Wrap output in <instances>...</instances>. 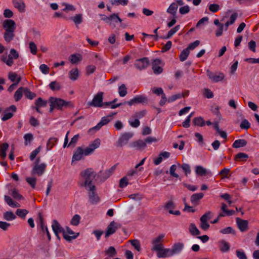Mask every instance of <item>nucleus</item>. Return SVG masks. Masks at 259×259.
<instances>
[{
    "instance_id": "nucleus-17",
    "label": "nucleus",
    "mask_w": 259,
    "mask_h": 259,
    "mask_svg": "<svg viewBox=\"0 0 259 259\" xmlns=\"http://www.w3.org/2000/svg\"><path fill=\"white\" fill-rule=\"evenodd\" d=\"M238 227L241 232H245L248 229V222L239 218L236 219Z\"/></svg>"
},
{
    "instance_id": "nucleus-2",
    "label": "nucleus",
    "mask_w": 259,
    "mask_h": 259,
    "mask_svg": "<svg viewBox=\"0 0 259 259\" xmlns=\"http://www.w3.org/2000/svg\"><path fill=\"white\" fill-rule=\"evenodd\" d=\"M81 180L82 182L80 184L81 186L85 187L87 190H93L96 188L93 182L96 173L92 168H87L80 172Z\"/></svg>"
},
{
    "instance_id": "nucleus-8",
    "label": "nucleus",
    "mask_w": 259,
    "mask_h": 259,
    "mask_svg": "<svg viewBox=\"0 0 259 259\" xmlns=\"http://www.w3.org/2000/svg\"><path fill=\"white\" fill-rule=\"evenodd\" d=\"M148 99L147 97L144 95H138L131 99L129 101L124 102V104H127L130 106L135 104L141 103L143 104H146L148 103Z\"/></svg>"
},
{
    "instance_id": "nucleus-44",
    "label": "nucleus",
    "mask_w": 259,
    "mask_h": 259,
    "mask_svg": "<svg viewBox=\"0 0 259 259\" xmlns=\"http://www.w3.org/2000/svg\"><path fill=\"white\" fill-rule=\"evenodd\" d=\"M24 94L25 96L30 99H33L35 97H36V94L34 93L31 92L28 88H24Z\"/></svg>"
},
{
    "instance_id": "nucleus-9",
    "label": "nucleus",
    "mask_w": 259,
    "mask_h": 259,
    "mask_svg": "<svg viewBox=\"0 0 259 259\" xmlns=\"http://www.w3.org/2000/svg\"><path fill=\"white\" fill-rule=\"evenodd\" d=\"M46 165L44 163H35L31 170L32 175L41 176L45 171Z\"/></svg>"
},
{
    "instance_id": "nucleus-11",
    "label": "nucleus",
    "mask_w": 259,
    "mask_h": 259,
    "mask_svg": "<svg viewBox=\"0 0 259 259\" xmlns=\"http://www.w3.org/2000/svg\"><path fill=\"white\" fill-rule=\"evenodd\" d=\"M149 60L148 58L144 57L143 58L137 59L135 61L134 65L135 67L139 70H142L146 69L149 65Z\"/></svg>"
},
{
    "instance_id": "nucleus-51",
    "label": "nucleus",
    "mask_w": 259,
    "mask_h": 259,
    "mask_svg": "<svg viewBox=\"0 0 259 259\" xmlns=\"http://www.w3.org/2000/svg\"><path fill=\"white\" fill-rule=\"evenodd\" d=\"M26 182L30 185L32 188H35L36 179L34 177H27L26 178Z\"/></svg>"
},
{
    "instance_id": "nucleus-47",
    "label": "nucleus",
    "mask_w": 259,
    "mask_h": 259,
    "mask_svg": "<svg viewBox=\"0 0 259 259\" xmlns=\"http://www.w3.org/2000/svg\"><path fill=\"white\" fill-rule=\"evenodd\" d=\"M49 87L52 91H59L61 89L60 83L56 81H52L49 84Z\"/></svg>"
},
{
    "instance_id": "nucleus-42",
    "label": "nucleus",
    "mask_w": 259,
    "mask_h": 259,
    "mask_svg": "<svg viewBox=\"0 0 259 259\" xmlns=\"http://www.w3.org/2000/svg\"><path fill=\"white\" fill-rule=\"evenodd\" d=\"M180 25H178L176 26L174 28L171 29L167 33V34L166 36L164 37L165 39H168L170 38L175 33H176L180 29Z\"/></svg>"
},
{
    "instance_id": "nucleus-13",
    "label": "nucleus",
    "mask_w": 259,
    "mask_h": 259,
    "mask_svg": "<svg viewBox=\"0 0 259 259\" xmlns=\"http://www.w3.org/2000/svg\"><path fill=\"white\" fill-rule=\"evenodd\" d=\"M130 147L134 148L138 151H143L147 147L146 142L142 140H138L137 141L132 142L130 144Z\"/></svg>"
},
{
    "instance_id": "nucleus-57",
    "label": "nucleus",
    "mask_w": 259,
    "mask_h": 259,
    "mask_svg": "<svg viewBox=\"0 0 259 259\" xmlns=\"http://www.w3.org/2000/svg\"><path fill=\"white\" fill-rule=\"evenodd\" d=\"M208 9L212 13H216L220 9V6L216 4H210L208 6Z\"/></svg>"
},
{
    "instance_id": "nucleus-49",
    "label": "nucleus",
    "mask_w": 259,
    "mask_h": 259,
    "mask_svg": "<svg viewBox=\"0 0 259 259\" xmlns=\"http://www.w3.org/2000/svg\"><path fill=\"white\" fill-rule=\"evenodd\" d=\"M80 217L78 214L74 215L70 221V224L75 226H77L79 224Z\"/></svg>"
},
{
    "instance_id": "nucleus-14",
    "label": "nucleus",
    "mask_w": 259,
    "mask_h": 259,
    "mask_svg": "<svg viewBox=\"0 0 259 259\" xmlns=\"http://www.w3.org/2000/svg\"><path fill=\"white\" fill-rule=\"evenodd\" d=\"M133 135L132 133H125L122 134L118 140L117 146L121 147L127 144L130 139L132 138Z\"/></svg>"
},
{
    "instance_id": "nucleus-27",
    "label": "nucleus",
    "mask_w": 259,
    "mask_h": 259,
    "mask_svg": "<svg viewBox=\"0 0 259 259\" xmlns=\"http://www.w3.org/2000/svg\"><path fill=\"white\" fill-rule=\"evenodd\" d=\"M196 173L201 176L205 175L212 176L211 171L207 170L206 169L203 168L201 166H197L195 170Z\"/></svg>"
},
{
    "instance_id": "nucleus-25",
    "label": "nucleus",
    "mask_w": 259,
    "mask_h": 259,
    "mask_svg": "<svg viewBox=\"0 0 259 259\" xmlns=\"http://www.w3.org/2000/svg\"><path fill=\"white\" fill-rule=\"evenodd\" d=\"M122 19H121L116 14H113L110 16V24L109 25L113 28L116 27L115 23L119 22L121 23Z\"/></svg>"
},
{
    "instance_id": "nucleus-6",
    "label": "nucleus",
    "mask_w": 259,
    "mask_h": 259,
    "mask_svg": "<svg viewBox=\"0 0 259 259\" xmlns=\"http://www.w3.org/2000/svg\"><path fill=\"white\" fill-rule=\"evenodd\" d=\"M103 100V93L99 92L93 98L91 102L88 103V105L90 106L95 107H102Z\"/></svg>"
},
{
    "instance_id": "nucleus-33",
    "label": "nucleus",
    "mask_w": 259,
    "mask_h": 259,
    "mask_svg": "<svg viewBox=\"0 0 259 259\" xmlns=\"http://www.w3.org/2000/svg\"><path fill=\"white\" fill-rule=\"evenodd\" d=\"M247 141L244 139H239L234 141L233 144V147L235 148H239L243 147L247 145Z\"/></svg>"
},
{
    "instance_id": "nucleus-64",
    "label": "nucleus",
    "mask_w": 259,
    "mask_h": 259,
    "mask_svg": "<svg viewBox=\"0 0 259 259\" xmlns=\"http://www.w3.org/2000/svg\"><path fill=\"white\" fill-rule=\"evenodd\" d=\"M29 46L31 53L33 55H35L37 51L36 45L34 42L31 41L29 42Z\"/></svg>"
},
{
    "instance_id": "nucleus-1",
    "label": "nucleus",
    "mask_w": 259,
    "mask_h": 259,
    "mask_svg": "<svg viewBox=\"0 0 259 259\" xmlns=\"http://www.w3.org/2000/svg\"><path fill=\"white\" fill-rule=\"evenodd\" d=\"M101 144L100 139H96L93 141L88 147L84 149L82 147H78L74 152L72 157V161H79L82 159L83 156H87L92 153L95 149L98 148Z\"/></svg>"
},
{
    "instance_id": "nucleus-54",
    "label": "nucleus",
    "mask_w": 259,
    "mask_h": 259,
    "mask_svg": "<svg viewBox=\"0 0 259 259\" xmlns=\"http://www.w3.org/2000/svg\"><path fill=\"white\" fill-rule=\"evenodd\" d=\"M2 61L6 63V64L9 66H11L14 63L11 55H9L8 56V58H7L6 57H3L2 59Z\"/></svg>"
},
{
    "instance_id": "nucleus-53",
    "label": "nucleus",
    "mask_w": 259,
    "mask_h": 259,
    "mask_svg": "<svg viewBox=\"0 0 259 259\" xmlns=\"http://www.w3.org/2000/svg\"><path fill=\"white\" fill-rule=\"evenodd\" d=\"M110 2L112 5H121L123 6H126L128 3V0H111Z\"/></svg>"
},
{
    "instance_id": "nucleus-48",
    "label": "nucleus",
    "mask_w": 259,
    "mask_h": 259,
    "mask_svg": "<svg viewBox=\"0 0 259 259\" xmlns=\"http://www.w3.org/2000/svg\"><path fill=\"white\" fill-rule=\"evenodd\" d=\"M118 93L120 97H123L127 94V89L125 84H122L119 87Z\"/></svg>"
},
{
    "instance_id": "nucleus-40",
    "label": "nucleus",
    "mask_w": 259,
    "mask_h": 259,
    "mask_svg": "<svg viewBox=\"0 0 259 259\" xmlns=\"http://www.w3.org/2000/svg\"><path fill=\"white\" fill-rule=\"evenodd\" d=\"M193 123L195 125L199 126H203L205 124V122L201 117H195L193 120Z\"/></svg>"
},
{
    "instance_id": "nucleus-34",
    "label": "nucleus",
    "mask_w": 259,
    "mask_h": 259,
    "mask_svg": "<svg viewBox=\"0 0 259 259\" xmlns=\"http://www.w3.org/2000/svg\"><path fill=\"white\" fill-rule=\"evenodd\" d=\"M24 87L19 88L15 93L14 98L15 101L18 102L21 99L24 94Z\"/></svg>"
},
{
    "instance_id": "nucleus-60",
    "label": "nucleus",
    "mask_w": 259,
    "mask_h": 259,
    "mask_svg": "<svg viewBox=\"0 0 259 259\" xmlns=\"http://www.w3.org/2000/svg\"><path fill=\"white\" fill-rule=\"evenodd\" d=\"M57 139L56 138H51L47 143V148L51 149L56 143Z\"/></svg>"
},
{
    "instance_id": "nucleus-21",
    "label": "nucleus",
    "mask_w": 259,
    "mask_h": 259,
    "mask_svg": "<svg viewBox=\"0 0 259 259\" xmlns=\"http://www.w3.org/2000/svg\"><path fill=\"white\" fill-rule=\"evenodd\" d=\"M116 165L112 166L110 169L105 171H100L99 176L102 178V181H104L108 179L113 173L116 168Z\"/></svg>"
},
{
    "instance_id": "nucleus-61",
    "label": "nucleus",
    "mask_w": 259,
    "mask_h": 259,
    "mask_svg": "<svg viewBox=\"0 0 259 259\" xmlns=\"http://www.w3.org/2000/svg\"><path fill=\"white\" fill-rule=\"evenodd\" d=\"M128 184V180L126 177H124L120 180L119 186L123 188L125 187Z\"/></svg>"
},
{
    "instance_id": "nucleus-38",
    "label": "nucleus",
    "mask_w": 259,
    "mask_h": 259,
    "mask_svg": "<svg viewBox=\"0 0 259 259\" xmlns=\"http://www.w3.org/2000/svg\"><path fill=\"white\" fill-rule=\"evenodd\" d=\"M9 144L7 143L2 144L0 146V156L4 159L6 156V151L8 149Z\"/></svg>"
},
{
    "instance_id": "nucleus-63",
    "label": "nucleus",
    "mask_w": 259,
    "mask_h": 259,
    "mask_svg": "<svg viewBox=\"0 0 259 259\" xmlns=\"http://www.w3.org/2000/svg\"><path fill=\"white\" fill-rule=\"evenodd\" d=\"M200 44V41L198 40H196L190 44L187 49L190 51V50H193L197 47Z\"/></svg>"
},
{
    "instance_id": "nucleus-31",
    "label": "nucleus",
    "mask_w": 259,
    "mask_h": 259,
    "mask_svg": "<svg viewBox=\"0 0 259 259\" xmlns=\"http://www.w3.org/2000/svg\"><path fill=\"white\" fill-rule=\"evenodd\" d=\"M69 78L72 80H76L79 76V71L77 68L72 69L68 73Z\"/></svg>"
},
{
    "instance_id": "nucleus-26",
    "label": "nucleus",
    "mask_w": 259,
    "mask_h": 259,
    "mask_svg": "<svg viewBox=\"0 0 259 259\" xmlns=\"http://www.w3.org/2000/svg\"><path fill=\"white\" fill-rule=\"evenodd\" d=\"M204 194L202 193H195L191 196V202L195 205H198L199 201L203 197Z\"/></svg>"
},
{
    "instance_id": "nucleus-4",
    "label": "nucleus",
    "mask_w": 259,
    "mask_h": 259,
    "mask_svg": "<svg viewBox=\"0 0 259 259\" xmlns=\"http://www.w3.org/2000/svg\"><path fill=\"white\" fill-rule=\"evenodd\" d=\"M50 111L51 112H52L55 108L58 110H62L63 107H66L69 104V102H66L63 99L54 97H51L50 98Z\"/></svg>"
},
{
    "instance_id": "nucleus-5",
    "label": "nucleus",
    "mask_w": 259,
    "mask_h": 259,
    "mask_svg": "<svg viewBox=\"0 0 259 259\" xmlns=\"http://www.w3.org/2000/svg\"><path fill=\"white\" fill-rule=\"evenodd\" d=\"M116 114V113L114 112L112 113L111 114L108 115V116L102 117L101 121L97 124V125L89 129L88 132L89 133L92 134L94 133V132L99 130L102 126L107 124L111 120V118H110Z\"/></svg>"
},
{
    "instance_id": "nucleus-43",
    "label": "nucleus",
    "mask_w": 259,
    "mask_h": 259,
    "mask_svg": "<svg viewBox=\"0 0 259 259\" xmlns=\"http://www.w3.org/2000/svg\"><path fill=\"white\" fill-rule=\"evenodd\" d=\"M189 54H190V51L187 48L183 50L181 52V53L179 56V58H180V61L182 62L185 61L187 59V58H188Z\"/></svg>"
},
{
    "instance_id": "nucleus-39",
    "label": "nucleus",
    "mask_w": 259,
    "mask_h": 259,
    "mask_svg": "<svg viewBox=\"0 0 259 259\" xmlns=\"http://www.w3.org/2000/svg\"><path fill=\"white\" fill-rule=\"evenodd\" d=\"M4 219L8 221L15 220L16 218L15 214L12 211H6L3 214Z\"/></svg>"
},
{
    "instance_id": "nucleus-41",
    "label": "nucleus",
    "mask_w": 259,
    "mask_h": 259,
    "mask_svg": "<svg viewBox=\"0 0 259 259\" xmlns=\"http://www.w3.org/2000/svg\"><path fill=\"white\" fill-rule=\"evenodd\" d=\"M248 158V155L244 153H239L236 154L234 157L235 161H246Z\"/></svg>"
},
{
    "instance_id": "nucleus-52",
    "label": "nucleus",
    "mask_w": 259,
    "mask_h": 259,
    "mask_svg": "<svg viewBox=\"0 0 259 259\" xmlns=\"http://www.w3.org/2000/svg\"><path fill=\"white\" fill-rule=\"evenodd\" d=\"M220 233L223 234H234L235 231L231 227H228L224 229H223L220 230Z\"/></svg>"
},
{
    "instance_id": "nucleus-16",
    "label": "nucleus",
    "mask_w": 259,
    "mask_h": 259,
    "mask_svg": "<svg viewBox=\"0 0 259 259\" xmlns=\"http://www.w3.org/2000/svg\"><path fill=\"white\" fill-rule=\"evenodd\" d=\"M69 132L68 131L66 134V137H65V138L64 140V145H63L64 148L66 147V146H67V147L70 146L72 147H74L75 146L77 142L78 141V140L79 139V135L77 134V135L74 136L71 139L69 143L67 145V144L68 142V135L69 134Z\"/></svg>"
},
{
    "instance_id": "nucleus-35",
    "label": "nucleus",
    "mask_w": 259,
    "mask_h": 259,
    "mask_svg": "<svg viewBox=\"0 0 259 259\" xmlns=\"http://www.w3.org/2000/svg\"><path fill=\"white\" fill-rule=\"evenodd\" d=\"M81 60L82 57L79 54H72L69 57V61L72 64H76Z\"/></svg>"
},
{
    "instance_id": "nucleus-19",
    "label": "nucleus",
    "mask_w": 259,
    "mask_h": 259,
    "mask_svg": "<svg viewBox=\"0 0 259 259\" xmlns=\"http://www.w3.org/2000/svg\"><path fill=\"white\" fill-rule=\"evenodd\" d=\"M184 244L183 243H175L171 249H170V252L171 256L175 254L180 253L184 248Z\"/></svg>"
},
{
    "instance_id": "nucleus-10",
    "label": "nucleus",
    "mask_w": 259,
    "mask_h": 259,
    "mask_svg": "<svg viewBox=\"0 0 259 259\" xmlns=\"http://www.w3.org/2000/svg\"><path fill=\"white\" fill-rule=\"evenodd\" d=\"M206 75L212 82H218L224 79L225 75L223 73H213L209 70L206 71Z\"/></svg>"
},
{
    "instance_id": "nucleus-20",
    "label": "nucleus",
    "mask_w": 259,
    "mask_h": 259,
    "mask_svg": "<svg viewBox=\"0 0 259 259\" xmlns=\"http://www.w3.org/2000/svg\"><path fill=\"white\" fill-rule=\"evenodd\" d=\"M96 189L93 190H87L89 192V201L92 204H97L100 201L99 197L95 192Z\"/></svg>"
},
{
    "instance_id": "nucleus-58",
    "label": "nucleus",
    "mask_w": 259,
    "mask_h": 259,
    "mask_svg": "<svg viewBox=\"0 0 259 259\" xmlns=\"http://www.w3.org/2000/svg\"><path fill=\"white\" fill-rule=\"evenodd\" d=\"M175 207L176 205L172 200L168 201L164 206V209L168 210V211L170 210H172V209L175 208Z\"/></svg>"
},
{
    "instance_id": "nucleus-29",
    "label": "nucleus",
    "mask_w": 259,
    "mask_h": 259,
    "mask_svg": "<svg viewBox=\"0 0 259 259\" xmlns=\"http://www.w3.org/2000/svg\"><path fill=\"white\" fill-rule=\"evenodd\" d=\"M178 6L176 3H172L170 4L166 12L171 14L173 17L176 16L178 10Z\"/></svg>"
},
{
    "instance_id": "nucleus-7",
    "label": "nucleus",
    "mask_w": 259,
    "mask_h": 259,
    "mask_svg": "<svg viewBox=\"0 0 259 259\" xmlns=\"http://www.w3.org/2000/svg\"><path fill=\"white\" fill-rule=\"evenodd\" d=\"M164 237L165 235L164 234H160L158 236H157L155 238H154L152 240V251H156L159 247H162V246L163 245L162 242H163Z\"/></svg>"
},
{
    "instance_id": "nucleus-3",
    "label": "nucleus",
    "mask_w": 259,
    "mask_h": 259,
    "mask_svg": "<svg viewBox=\"0 0 259 259\" xmlns=\"http://www.w3.org/2000/svg\"><path fill=\"white\" fill-rule=\"evenodd\" d=\"M52 229L55 234V235L59 238V234L62 233L63 236L68 241H70L73 239H74L77 237L79 233H77V235H74L73 236H69L67 235L65 231V230L63 229L60 224L57 220H54L52 225Z\"/></svg>"
},
{
    "instance_id": "nucleus-15",
    "label": "nucleus",
    "mask_w": 259,
    "mask_h": 259,
    "mask_svg": "<svg viewBox=\"0 0 259 259\" xmlns=\"http://www.w3.org/2000/svg\"><path fill=\"white\" fill-rule=\"evenodd\" d=\"M161 63V60L159 59H154L152 62V68L154 74H159L162 72L163 69L159 66Z\"/></svg>"
},
{
    "instance_id": "nucleus-62",
    "label": "nucleus",
    "mask_w": 259,
    "mask_h": 259,
    "mask_svg": "<svg viewBox=\"0 0 259 259\" xmlns=\"http://www.w3.org/2000/svg\"><path fill=\"white\" fill-rule=\"evenodd\" d=\"M132 245L134 248L138 251H140L141 249V244L139 240L137 239L133 240L131 241Z\"/></svg>"
},
{
    "instance_id": "nucleus-23",
    "label": "nucleus",
    "mask_w": 259,
    "mask_h": 259,
    "mask_svg": "<svg viewBox=\"0 0 259 259\" xmlns=\"http://www.w3.org/2000/svg\"><path fill=\"white\" fill-rule=\"evenodd\" d=\"M13 4L15 8L18 11L23 13L25 11V5L23 0H13Z\"/></svg>"
},
{
    "instance_id": "nucleus-50",
    "label": "nucleus",
    "mask_w": 259,
    "mask_h": 259,
    "mask_svg": "<svg viewBox=\"0 0 259 259\" xmlns=\"http://www.w3.org/2000/svg\"><path fill=\"white\" fill-rule=\"evenodd\" d=\"M13 32H14L6 31L5 33L4 37L5 40L7 42H10L13 39V38L14 36V34Z\"/></svg>"
},
{
    "instance_id": "nucleus-18",
    "label": "nucleus",
    "mask_w": 259,
    "mask_h": 259,
    "mask_svg": "<svg viewBox=\"0 0 259 259\" xmlns=\"http://www.w3.org/2000/svg\"><path fill=\"white\" fill-rule=\"evenodd\" d=\"M3 27L6 31L14 32L16 28V24L13 20L7 19L4 21Z\"/></svg>"
},
{
    "instance_id": "nucleus-45",
    "label": "nucleus",
    "mask_w": 259,
    "mask_h": 259,
    "mask_svg": "<svg viewBox=\"0 0 259 259\" xmlns=\"http://www.w3.org/2000/svg\"><path fill=\"white\" fill-rule=\"evenodd\" d=\"M105 253L109 257H112L116 255L117 252L113 246H110L108 249L105 251Z\"/></svg>"
},
{
    "instance_id": "nucleus-28",
    "label": "nucleus",
    "mask_w": 259,
    "mask_h": 259,
    "mask_svg": "<svg viewBox=\"0 0 259 259\" xmlns=\"http://www.w3.org/2000/svg\"><path fill=\"white\" fill-rule=\"evenodd\" d=\"M39 221L41 230L44 232H45L47 235L49 240H51V235L49 233L48 229L46 226L45 225L44 219L40 213L39 214Z\"/></svg>"
},
{
    "instance_id": "nucleus-56",
    "label": "nucleus",
    "mask_w": 259,
    "mask_h": 259,
    "mask_svg": "<svg viewBox=\"0 0 259 259\" xmlns=\"http://www.w3.org/2000/svg\"><path fill=\"white\" fill-rule=\"evenodd\" d=\"M28 211L26 209H17L16 214L20 218H24Z\"/></svg>"
},
{
    "instance_id": "nucleus-55",
    "label": "nucleus",
    "mask_w": 259,
    "mask_h": 259,
    "mask_svg": "<svg viewBox=\"0 0 259 259\" xmlns=\"http://www.w3.org/2000/svg\"><path fill=\"white\" fill-rule=\"evenodd\" d=\"M71 19L76 25L79 24L82 22V17L81 14L76 15L74 17H72Z\"/></svg>"
},
{
    "instance_id": "nucleus-46",
    "label": "nucleus",
    "mask_w": 259,
    "mask_h": 259,
    "mask_svg": "<svg viewBox=\"0 0 259 259\" xmlns=\"http://www.w3.org/2000/svg\"><path fill=\"white\" fill-rule=\"evenodd\" d=\"M35 106L39 107H44L47 105V101L44 100L41 98H38L35 102Z\"/></svg>"
},
{
    "instance_id": "nucleus-36",
    "label": "nucleus",
    "mask_w": 259,
    "mask_h": 259,
    "mask_svg": "<svg viewBox=\"0 0 259 259\" xmlns=\"http://www.w3.org/2000/svg\"><path fill=\"white\" fill-rule=\"evenodd\" d=\"M170 156V153L163 152L159 154L158 157L153 160V162H161L163 159H166Z\"/></svg>"
},
{
    "instance_id": "nucleus-24",
    "label": "nucleus",
    "mask_w": 259,
    "mask_h": 259,
    "mask_svg": "<svg viewBox=\"0 0 259 259\" xmlns=\"http://www.w3.org/2000/svg\"><path fill=\"white\" fill-rule=\"evenodd\" d=\"M115 224L116 223L114 221H112L108 226L105 233L106 238L108 237L110 235L114 234L116 232L117 228L115 227Z\"/></svg>"
},
{
    "instance_id": "nucleus-37",
    "label": "nucleus",
    "mask_w": 259,
    "mask_h": 259,
    "mask_svg": "<svg viewBox=\"0 0 259 259\" xmlns=\"http://www.w3.org/2000/svg\"><path fill=\"white\" fill-rule=\"evenodd\" d=\"M189 230L192 235L195 236L200 234V231L197 229L194 223H191L189 227Z\"/></svg>"
},
{
    "instance_id": "nucleus-59",
    "label": "nucleus",
    "mask_w": 259,
    "mask_h": 259,
    "mask_svg": "<svg viewBox=\"0 0 259 259\" xmlns=\"http://www.w3.org/2000/svg\"><path fill=\"white\" fill-rule=\"evenodd\" d=\"M236 254L239 259H247L245 253L242 250H236Z\"/></svg>"
},
{
    "instance_id": "nucleus-30",
    "label": "nucleus",
    "mask_w": 259,
    "mask_h": 259,
    "mask_svg": "<svg viewBox=\"0 0 259 259\" xmlns=\"http://www.w3.org/2000/svg\"><path fill=\"white\" fill-rule=\"evenodd\" d=\"M4 199L8 205L12 207H20V204L16 202H14L12 199L9 196L5 195Z\"/></svg>"
},
{
    "instance_id": "nucleus-22",
    "label": "nucleus",
    "mask_w": 259,
    "mask_h": 259,
    "mask_svg": "<svg viewBox=\"0 0 259 259\" xmlns=\"http://www.w3.org/2000/svg\"><path fill=\"white\" fill-rule=\"evenodd\" d=\"M116 165L112 166L110 169L105 171H100L99 176L102 178V181H104L108 179L113 173L116 168Z\"/></svg>"
},
{
    "instance_id": "nucleus-12",
    "label": "nucleus",
    "mask_w": 259,
    "mask_h": 259,
    "mask_svg": "<svg viewBox=\"0 0 259 259\" xmlns=\"http://www.w3.org/2000/svg\"><path fill=\"white\" fill-rule=\"evenodd\" d=\"M155 251L156 252L157 257L158 258H165L171 256L170 248H164V245Z\"/></svg>"
},
{
    "instance_id": "nucleus-32",
    "label": "nucleus",
    "mask_w": 259,
    "mask_h": 259,
    "mask_svg": "<svg viewBox=\"0 0 259 259\" xmlns=\"http://www.w3.org/2000/svg\"><path fill=\"white\" fill-rule=\"evenodd\" d=\"M219 247L222 252H226L229 250L230 246L228 242L223 240L220 242Z\"/></svg>"
}]
</instances>
